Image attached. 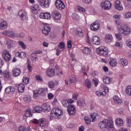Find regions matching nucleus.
Here are the masks:
<instances>
[{"mask_svg": "<svg viewBox=\"0 0 131 131\" xmlns=\"http://www.w3.org/2000/svg\"><path fill=\"white\" fill-rule=\"evenodd\" d=\"M119 34H116L115 36L119 39V40H121L122 39V37L121 34L124 35H128L130 33V29L126 25L122 24L121 25L120 28L119 29Z\"/></svg>", "mask_w": 131, "mask_h": 131, "instance_id": "1", "label": "nucleus"}, {"mask_svg": "<svg viewBox=\"0 0 131 131\" xmlns=\"http://www.w3.org/2000/svg\"><path fill=\"white\" fill-rule=\"evenodd\" d=\"M99 127L102 131L107 130L113 127V121L111 120L104 119L99 123Z\"/></svg>", "mask_w": 131, "mask_h": 131, "instance_id": "2", "label": "nucleus"}, {"mask_svg": "<svg viewBox=\"0 0 131 131\" xmlns=\"http://www.w3.org/2000/svg\"><path fill=\"white\" fill-rule=\"evenodd\" d=\"M62 115H63L62 110L55 108L51 111V114L49 116V118L50 120H53L55 118H61Z\"/></svg>", "mask_w": 131, "mask_h": 131, "instance_id": "3", "label": "nucleus"}, {"mask_svg": "<svg viewBox=\"0 0 131 131\" xmlns=\"http://www.w3.org/2000/svg\"><path fill=\"white\" fill-rule=\"evenodd\" d=\"M112 4L110 1H102L101 3L100 7L103 9V10H110Z\"/></svg>", "mask_w": 131, "mask_h": 131, "instance_id": "4", "label": "nucleus"}, {"mask_svg": "<svg viewBox=\"0 0 131 131\" xmlns=\"http://www.w3.org/2000/svg\"><path fill=\"white\" fill-rule=\"evenodd\" d=\"M2 34L8 36V37H11V38L17 37V33L11 30H5L2 33Z\"/></svg>", "mask_w": 131, "mask_h": 131, "instance_id": "5", "label": "nucleus"}, {"mask_svg": "<svg viewBox=\"0 0 131 131\" xmlns=\"http://www.w3.org/2000/svg\"><path fill=\"white\" fill-rule=\"evenodd\" d=\"M96 52L98 55L99 56H103L104 57H106L107 55H108V51L105 50L104 49V47L101 46L99 48L96 49Z\"/></svg>", "mask_w": 131, "mask_h": 131, "instance_id": "6", "label": "nucleus"}, {"mask_svg": "<svg viewBox=\"0 0 131 131\" xmlns=\"http://www.w3.org/2000/svg\"><path fill=\"white\" fill-rule=\"evenodd\" d=\"M55 7L58 10L62 11L65 8V4H64V3L61 0H56L55 2Z\"/></svg>", "mask_w": 131, "mask_h": 131, "instance_id": "7", "label": "nucleus"}, {"mask_svg": "<svg viewBox=\"0 0 131 131\" xmlns=\"http://www.w3.org/2000/svg\"><path fill=\"white\" fill-rule=\"evenodd\" d=\"M67 110L70 115L74 116L76 114V108H75V106L73 104H70L68 107Z\"/></svg>", "mask_w": 131, "mask_h": 131, "instance_id": "8", "label": "nucleus"}, {"mask_svg": "<svg viewBox=\"0 0 131 131\" xmlns=\"http://www.w3.org/2000/svg\"><path fill=\"white\" fill-rule=\"evenodd\" d=\"M3 57L4 60H5V61H7V62H9V61H10V60L12 59L11 54H10L9 51L7 50H4L3 52Z\"/></svg>", "mask_w": 131, "mask_h": 131, "instance_id": "9", "label": "nucleus"}, {"mask_svg": "<svg viewBox=\"0 0 131 131\" xmlns=\"http://www.w3.org/2000/svg\"><path fill=\"white\" fill-rule=\"evenodd\" d=\"M38 3L42 8H49L50 7V1L49 0H38Z\"/></svg>", "mask_w": 131, "mask_h": 131, "instance_id": "10", "label": "nucleus"}, {"mask_svg": "<svg viewBox=\"0 0 131 131\" xmlns=\"http://www.w3.org/2000/svg\"><path fill=\"white\" fill-rule=\"evenodd\" d=\"M18 15L21 20H27V12L24 10H19Z\"/></svg>", "mask_w": 131, "mask_h": 131, "instance_id": "11", "label": "nucleus"}, {"mask_svg": "<svg viewBox=\"0 0 131 131\" xmlns=\"http://www.w3.org/2000/svg\"><path fill=\"white\" fill-rule=\"evenodd\" d=\"M90 28L93 30V31H97V30H99V29H100V24L97 21L94 22L91 24Z\"/></svg>", "mask_w": 131, "mask_h": 131, "instance_id": "12", "label": "nucleus"}, {"mask_svg": "<svg viewBox=\"0 0 131 131\" xmlns=\"http://www.w3.org/2000/svg\"><path fill=\"white\" fill-rule=\"evenodd\" d=\"M32 122L33 123H39L40 124V126L43 127L46 125V121L45 119H40L38 120H37L36 119H34L32 121Z\"/></svg>", "mask_w": 131, "mask_h": 131, "instance_id": "13", "label": "nucleus"}, {"mask_svg": "<svg viewBox=\"0 0 131 131\" xmlns=\"http://www.w3.org/2000/svg\"><path fill=\"white\" fill-rule=\"evenodd\" d=\"M50 31H51V27L48 25H46L43 26V29L42 30V32L45 35H49V33H50Z\"/></svg>", "mask_w": 131, "mask_h": 131, "instance_id": "14", "label": "nucleus"}, {"mask_svg": "<svg viewBox=\"0 0 131 131\" xmlns=\"http://www.w3.org/2000/svg\"><path fill=\"white\" fill-rule=\"evenodd\" d=\"M52 16L55 20H60L61 19V14L57 11H53L52 13Z\"/></svg>", "mask_w": 131, "mask_h": 131, "instance_id": "15", "label": "nucleus"}, {"mask_svg": "<svg viewBox=\"0 0 131 131\" xmlns=\"http://www.w3.org/2000/svg\"><path fill=\"white\" fill-rule=\"evenodd\" d=\"M40 18L41 19H47V20H50L51 19V14L50 13H41L40 14Z\"/></svg>", "mask_w": 131, "mask_h": 131, "instance_id": "16", "label": "nucleus"}, {"mask_svg": "<svg viewBox=\"0 0 131 131\" xmlns=\"http://www.w3.org/2000/svg\"><path fill=\"white\" fill-rule=\"evenodd\" d=\"M46 74L49 77H52L55 76V69H49L46 71Z\"/></svg>", "mask_w": 131, "mask_h": 131, "instance_id": "17", "label": "nucleus"}, {"mask_svg": "<svg viewBox=\"0 0 131 131\" xmlns=\"http://www.w3.org/2000/svg\"><path fill=\"white\" fill-rule=\"evenodd\" d=\"M92 40L93 43H94V45H96V46H99L101 43V41H100V38H99V37L97 36H95L93 37H92Z\"/></svg>", "mask_w": 131, "mask_h": 131, "instance_id": "18", "label": "nucleus"}, {"mask_svg": "<svg viewBox=\"0 0 131 131\" xmlns=\"http://www.w3.org/2000/svg\"><path fill=\"white\" fill-rule=\"evenodd\" d=\"M38 91L40 96H46L48 93V88H39Z\"/></svg>", "mask_w": 131, "mask_h": 131, "instance_id": "19", "label": "nucleus"}, {"mask_svg": "<svg viewBox=\"0 0 131 131\" xmlns=\"http://www.w3.org/2000/svg\"><path fill=\"white\" fill-rule=\"evenodd\" d=\"M113 39V37L111 34H107L105 35V41L107 43H110Z\"/></svg>", "mask_w": 131, "mask_h": 131, "instance_id": "20", "label": "nucleus"}, {"mask_svg": "<svg viewBox=\"0 0 131 131\" xmlns=\"http://www.w3.org/2000/svg\"><path fill=\"white\" fill-rule=\"evenodd\" d=\"M41 108L44 112H49V111H51V106L47 103L43 104Z\"/></svg>", "mask_w": 131, "mask_h": 131, "instance_id": "21", "label": "nucleus"}, {"mask_svg": "<svg viewBox=\"0 0 131 131\" xmlns=\"http://www.w3.org/2000/svg\"><path fill=\"white\" fill-rule=\"evenodd\" d=\"M77 34H78L79 37H83L84 35V31L82 30L81 28H77Z\"/></svg>", "mask_w": 131, "mask_h": 131, "instance_id": "22", "label": "nucleus"}, {"mask_svg": "<svg viewBox=\"0 0 131 131\" xmlns=\"http://www.w3.org/2000/svg\"><path fill=\"white\" fill-rule=\"evenodd\" d=\"M8 28V22L6 20L0 23V29L1 30H5Z\"/></svg>", "mask_w": 131, "mask_h": 131, "instance_id": "23", "label": "nucleus"}, {"mask_svg": "<svg viewBox=\"0 0 131 131\" xmlns=\"http://www.w3.org/2000/svg\"><path fill=\"white\" fill-rule=\"evenodd\" d=\"M114 101L115 104H117L118 105H120V104H121V103L123 102L121 98H119L118 96L116 95L114 96Z\"/></svg>", "mask_w": 131, "mask_h": 131, "instance_id": "24", "label": "nucleus"}, {"mask_svg": "<svg viewBox=\"0 0 131 131\" xmlns=\"http://www.w3.org/2000/svg\"><path fill=\"white\" fill-rule=\"evenodd\" d=\"M13 76H19L21 74V70L19 68L14 69L12 71Z\"/></svg>", "mask_w": 131, "mask_h": 131, "instance_id": "25", "label": "nucleus"}, {"mask_svg": "<svg viewBox=\"0 0 131 131\" xmlns=\"http://www.w3.org/2000/svg\"><path fill=\"white\" fill-rule=\"evenodd\" d=\"M15 92V88L13 86H8L5 89V93L6 94H12Z\"/></svg>", "mask_w": 131, "mask_h": 131, "instance_id": "26", "label": "nucleus"}, {"mask_svg": "<svg viewBox=\"0 0 131 131\" xmlns=\"http://www.w3.org/2000/svg\"><path fill=\"white\" fill-rule=\"evenodd\" d=\"M15 56L16 57H18L19 58H20L21 59H24V58L26 57V53L24 52H16L15 53Z\"/></svg>", "mask_w": 131, "mask_h": 131, "instance_id": "27", "label": "nucleus"}, {"mask_svg": "<svg viewBox=\"0 0 131 131\" xmlns=\"http://www.w3.org/2000/svg\"><path fill=\"white\" fill-rule=\"evenodd\" d=\"M91 118L92 119V122H95L96 120H98L99 115L96 113H93L91 115Z\"/></svg>", "mask_w": 131, "mask_h": 131, "instance_id": "28", "label": "nucleus"}, {"mask_svg": "<svg viewBox=\"0 0 131 131\" xmlns=\"http://www.w3.org/2000/svg\"><path fill=\"white\" fill-rule=\"evenodd\" d=\"M42 108L39 106H37L33 110V113H41Z\"/></svg>", "mask_w": 131, "mask_h": 131, "instance_id": "29", "label": "nucleus"}, {"mask_svg": "<svg viewBox=\"0 0 131 131\" xmlns=\"http://www.w3.org/2000/svg\"><path fill=\"white\" fill-rule=\"evenodd\" d=\"M78 79H77V77H76L74 75H72L70 76V83H75L77 82V81Z\"/></svg>", "mask_w": 131, "mask_h": 131, "instance_id": "30", "label": "nucleus"}, {"mask_svg": "<svg viewBox=\"0 0 131 131\" xmlns=\"http://www.w3.org/2000/svg\"><path fill=\"white\" fill-rule=\"evenodd\" d=\"M103 82H104V83H105L106 84H109V83L112 82V78L109 77H104Z\"/></svg>", "mask_w": 131, "mask_h": 131, "instance_id": "31", "label": "nucleus"}, {"mask_svg": "<svg viewBox=\"0 0 131 131\" xmlns=\"http://www.w3.org/2000/svg\"><path fill=\"white\" fill-rule=\"evenodd\" d=\"M31 116H32V112L31 111V108H28L24 117H26V118H27L28 117H30Z\"/></svg>", "mask_w": 131, "mask_h": 131, "instance_id": "32", "label": "nucleus"}, {"mask_svg": "<svg viewBox=\"0 0 131 131\" xmlns=\"http://www.w3.org/2000/svg\"><path fill=\"white\" fill-rule=\"evenodd\" d=\"M77 105L79 106L80 107H84L85 105V100L83 99H80L77 102Z\"/></svg>", "mask_w": 131, "mask_h": 131, "instance_id": "33", "label": "nucleus"}, {"mask_svg": "<svg viewBox=\"0 0 131 131\" xmlns=\"http://www.w3.org/2000/svg\"><path fill=\"white\" fill-rule=\"evenodd\" d=\"M25 90V85L23 83H20L18 86V91L19 93H23Z\"/></svg>", "mask_w": 131, "mask_h": 131, "instance_id": "34", "label": "nucleus"}, {"mask_svg": "<svg viewBox=\"0 0 131 131\" xmlns=\"http://www.w3.org/2000/svg\"><path fill=\"white\" fill-rule=\"evenodd\" d=\"M116 123L117 125L122 126V125H123V120L121 118H118L116 120Z\"/></svg>", "mask_w": 131, "mask_h": 131, "instance_id": "35", "label": "nucleus"}, {"mask_svg": "<svg viewBox=\"0 0 131 131\" xmlns=\"http://www.w3.org/2000/svg\"><path fill=\"white\" fill-rule=\"evenodd\" d=\"M120 63L122 66H127L128 64V62H127V60L125 58H122L120 60Z\"/></svg>", "mask_w": 131, "mask_h": 131, "instance_id": "36", "label": "nucleus"}, {"mask_svg": "<svg viewBox=\"0 0 131 131\" xmlns=\"http://www.w3.org/2000/svg\"><path fill=\"white\" fill-rule=\"evenodd\" d=\"M7 45L8 49H11L14 47V41L11 40H8L7 41Z\"/></svg>", "mask_w": 131, "mask_h": 131, "instance_id": "37", "label": "nucleus"}, {"mask_svg": "<svg viewBox=\"0 0 131 131\" xmlns=\"http://www.w3.org/2000/svg\"><path fill=\"white\" fill-rule=\"evenodd\" d=\"M106 91H103L102 92L100 91L96 92V95L97 96V97H100V96H106Z\"/></svg>", "mask_w": 131, "mask_h": 131, "instance_id": "38", "label": "nucleus"}, {"mask_svg": "<svg viewBox=\"0 0 131 131\" xmlns=\"http://www.w3.org/2000/svg\"><path fill=\"white\" fill-rule=\"evenodd\" d=\"M91 83H92V82L90 81V79H86L85 81V86H86L88 89H90L91 86Z\"/></svg>", "mask_w": 131, "mask_h": 131, "instance_id": "39", "label": "nucleus"}, {"mask_svg": "<svg viewBox=\"0 0 131 131\" xmlns=\"http://www.w3.org/2000/svg\"><path fill=\"white\" fill-rule=\"evenodd\" d=\"M109 63L112 67H115V66L117 65V62L116 61V59H112L110 61Z\"/></svg>", "mask_w": 131, "mask_h": 131, "instance_id": "40", "label": "nucleus"}, {"mask_svg": "<svg viewBox=\"0 0 131 131\" xmlns=\"http://www.w3.org/2000/svg\"><path fill=\"white\" fill-rule=\"evenodd\" d=\"M24 100L27 103H29L31 101V97L29 95H26L24 98Z\"/></svg>", "mask_w": 131, "mask_h": 131, "instance_id": "41", "label": "nucleus"}, {"mask_svg": "<svg viewBox=\"0 0 131 131\" xmlns=\"http://www.w3.org/2000/svg\"><path fill=\"white\" fill-rule=\"evenodd\" d=\"M33 11H39V5L38 4H35L33 7H31Z\"/></svg>", "mask_w": 131, "mask_h": 131, "instance_id": "42", "label": "nucleus"}, {"mask_svg": "<svg viewBox=\"0 0 131 131\" xmlns=\"http://www.w3.org/2000/svg\"><path fill=\"white\" fill-rule=\"evenodd\" d=\"M18 45H19V46H20V47L22 49H24V50H25V49H27V46L26 45L25 43H24V42H23V41H18Z\"/></svg>", "mask_w": 131, "mask_h": 131, "instance_id": "43", "label": "nucleus"}, {"mask_svg": "<svg viewBox=\"0 0 131 131\" xmlns=\"http://www.w3.org/2000/svg\"><path fill=\"white\" fill-rule=\"evenodd\" d=\"M125 92L128 96H131V86H128L126 88Z\"/></svg>", "mask_w": 131, "mask_h": 131, "instance_id": "44", "label": "nucleus"}, {"mask_svg": "<svg viewBox=\"0 0 131 131\" xmlns=\"http://www.w3.org/2000/svg\"><path fill=\"white\" fill-rule=\"evenodd\" d=\"M84 120L85 122L86 123V124H88V125L91 124V122L92 120H91V118H90L89 117H88V116L84 117Z\"/></svg>", "mask_w": 131, "mask_h": 131, "instance_id": "45", "label": "nucleus"}, {"mask_svg": "<svg viewBox=\"0 0 131 131\" xmlns=\"http://www.w3.org/2000/svg\"><path fill=\"white\" fill-rule=\"evenodd\" d=\"M3 74H4V77H5V78H9L10 76H11L10 72L8 71H4Z\"/></svg>", "mask_w": 131, "mask_h": 131, "instance_id": "46", "label": "nucleus"}, {"mask_svg": "<svg viewBox=\"0 0 131 131\" xmlns=\"http://www.w3.org/2000/svg\"><path fill=\"white\" fill-rule=\"evenodd\" d=\"M33 97L34 98V99H36V98H38V97H39V95H40L39 94V92H38V90H35L33 92Z\"/></svg>", "mask_w": 131, "mask_h": 131, "instance_id": "47", "label": "nucleus"}, {"mask_svg": "<svg viewBox=\"0 0 131 131\" xmlns=\"http://www.w3.org/2000/svg\"><path fill=\"white\" fill-rule=\"evenodd\" d=\"M48 86L50 89H54V88H55V83L53 81H49Z\"/></svg>", "mask_w": 131, "mask_h": 131, "instance_id": "48", "label": "nucleus"}, {"mask_svg": "<svg viewBox=\"0 0 131 131\" xmlns=\"http://www.w3.org/2000/svg\"><path fill=\"white\" fill-rule=\"evenodd\" d=\"M83 53L86 54H90L91 53V49L88 47H85L83 49Z\"/></svg>", "mask_w": 131, "mask_h": 131, "instance_id": "49", "label": "nucleus"}, {"mask_svg": "<svg viewBox=\"0 0 131 131\" xmlns=\"http://www.w3.org/2000/svg\"><path fill=\"white\" fill-rule=\"evenodd\" d=\"M62 104L63 106H64V107H67V108H68V106L70 105L68 102V101L66 100H62Z\"/></svg>", "mask_w": 131, "mask_h": 131, "instance_id": "50", "label": "nucleus"}, {"mask_svg": "<svg viewBox=\"0 0 131 131\" xmlns=\"http://www.w3.org/2000/svg\"><path fill=\"white\" fill-rule=\"evenodd\" d=\"M23 81L25 84H28L29 83V78L25 77L23 78Z\"/></svg>", "mask_w": 131, "mask_h": 131, "instance_id": "51", "label": "nucleus"}, {"mask_svg": "<svg viewBox=\"0 0 131 131\" xmlns=\"http://www.w3.org/2000/svg\"><path fill=\"white\" fill-rule=\"evenodd\" d=\"M115 8L116 10H118V11H122L123 10V7L121 6V5H116L115 6Z\"/></svg>", "mask_w": 131, "mask_h": 131, "instance_id": "52", "label": "nucleus"}, {"mask_svg": "<svg viewBox=\"0 0 131 131\" xmlns=\"http://www.w3.org/2000/svg\"><path fill=\"white\" fill-rule=\"evenodd\" d=\"M127 125L128 126H131V117H128L126 118Z\"/></svg>", "mask_w": 131, "mask_h": 131, "instance_id": "53", "label": "nucleus"}, {"mask_svg": "<svg viewBox=\"0 0 131 131\" xmlns=\"http://www.w3.org/2000/svg\"><path fill=\"white\" fill-rule=\"evenodd\" d=\"M131 17V12H125L124 14V18L125 19H128Z\"/></svg>", "mask_w": 131, "mask_h": 131, "instance_id": "54", "label": "nucleus"}, {"mask_svg": "<svg viewBox=\"0 0 131 131\" xmlns=\"http://www.w3.org/2000/svg\"><path fill=\"white\" fill-rule=\"evenodd\" d=\"M72 18L73 19H75V20H78L79 19V15L76 13L73 14L72 15Z\"/></svg>", "mask_w": 131, "mask_h": 131, "instance_id": "55", "label": "nucleus"}, {"mask_svg": "<svg viewBox=\"0 0 131 131\" xmlns=\"http://www.w3.org/2000/svg\"><path fill=\"white\" fill-rule=\"evenodd\" d=\"M36 55V53H33L31 56V59L34 60V61H36L37 60V57L36 56L34 55Z\"/></svg>", "mask_w": 131, "mask_h": 131, "instance_id": "56", "label": "nucleus"}, {"mask_svg": "<svg viewBox=\"0 0 131 131\" xmlns=\"http://www.w3.org/2000/svg\"><path fill=\"white\" fill-rule=\"evenodd\" d=\"M77 9L80 12H82L83 13H84V12H85V9L80 6H77Z\"/></svg>", "mask_w": 131, "mask_h": 131, "instance_id": "57", "label": "nucleus"}, {"mask_svg": "<svg viewBox=\"0 0 131 131\" xmlns=\"http://www.w3.org/2000/svg\"><path fill=\"white\" fill-rule=\"evenodd\" d=\"M126 45L130 49H131V39H128L126 41Z\"/></svg>", "mask_w": 131, "mask_h": 131, "instance_id": "58", "label": "nucleus"}, {"mask_svg": "<svg viewBox=\"0 0 131 131\" xmlns=\"http://www.w3.org/2000/svg\"><path fill=\"white\" fill-rule=\"evenodd\" d=\"M36 79L39 81V82H41L42 81V77L40 75H37L36 76Z\"/></svg>", "mask_w": 131, "mask_h": 131, "instance_id": "59", "label": "nucleus"}, {"mask_svg": "<svg viewBox=\"0 0 131 131\" xmlns=\"http://www.w3.org/2000/svg\"><path fill=\"white\" fill-rule=\"evenodd\" d=\"M93 82L94 83L95 86H98V84H99V80L97 79H94L93 80Z\"/></svg>", "mask_w": 131, "mask_h": 131, "instance_id": "60", "label": "nucleus"}, {"mask_svg": "<svg viewBox=\"0 0 131 131\" xmlns=\"http://www.w3.org/2000/svg\"><path fill=\"white\" fill-rule=\"evenodd\" d=\"M101 88L104 90V91H107V92L109 91V89H108V87L106 85L101 84Z\"/></svg>", "mask_w": 131, "mask_h": 131, "instance_id": "61", "label": "nucleus"}, {"mask_svg": "<svg viewBox=\"0 0 131 131\" xmlns=\"http://www.w3.org/2000/svg\"><path fill=\"white\" fill-rule=\"evenodd\" d=\"M25 36L24 33H21L20 34H17L16 37H20V38H23Z\"/></svg>", "mask_w": 131, "mask_h": 131, "instance_id": "62", "label": "nucleus"}, {"mask_svg": "<svg viewBox=\"0 0 131 131\" xmlns=\"http://www.w3.org/2000/svg\"><path fill=\"white\" fill-rule=\"evenodd\" d=\"M78 97V94L75 93L73 94V99L74 100H77V97Z\"/></svg>", "mask_w": 131, "mask_h": 131, "instance_id": "63", "label": "nucleus"}, {"mask_svg": "<svg viewBox=\"0 0 131 131\" xmlns=\"http://www.w3.org/2000/svg\"><path fill=\"white\" fill-rule=\"evenodd\" d=\"M19 131H26V128L24 126H21L19 128Z\"/></svg>", "mask_w": 131, "mask_h": 131, "instance_id": "64", "label": "nucleus"}]
</instances>
